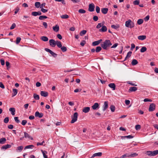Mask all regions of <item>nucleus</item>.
I'll return each instance as SVG.
<instances>
[{
    "mask_svg": "<svg viewBox=\"0 0 158 158\" xmlns=\"http://www.w3.org/2000/svg\"><path fill=\"white\" fill-rule=\"evenodd\" d=\"M112 44L109 40H106L103 43L101 44V47L104 50H107L108 48H109Z\"/></svg>",
    "mask_w": 158,
    "mask_h": 158,
    "instance_id": "1",
    "label": "nucleus"
},
{
    "mask_svg": "<svg viewBox=\"0 0 158 158\" xmlns=\"http://www.w3.org/2000/svg\"><path fill=\"white\" fill-rule=\"evenodd\" d=\"M147 155L150 156H154L158 154V150L153 151H147L146 153Z\"/></svg>",
    "mask_w": 158,
    "mask_h": 158,
    "instance_id": "2",
    "label": "nucleus"
},
{
    "mask_svg": "<svg viewBox=\"0 0 158 158\" xmlns=\"http://www.w3.org/2000/svg\"><path fill=\"white\" fill-rule=\"evenodd\" d=\"M125 26L127 27H130L131 28L134 27V23L130 19H129L126 22Z\"/></svg>",
    "mask_w": 158,
    "mask_h": 158,
    "instance_id": "3",
    "label": "nucleus"
},
{
    "mask_svg": "<svg viewBox=\"0 0 158 158\" xmlns=\"http://www.w3.org/2000/svg\"><path fill=\"white\" fill-rule=\"evenodd\" d=\"M78 113L77 112H75L72 117V120L71 121V123H73L76 122L77 119Z\"/></svg>",
    "mask_w": 158,
    "mask_h": 158,
    "instance_id": "4",
    "label": "nucleus"
},
{
    "mask_svg": "<svg viewBox=\"0 0 158 158\" xmlns=\"http://www.w3.org/2000/svg\"><path fill=\"white\" fill-rule=\"evenodd\" d=\"M156 108V105L154 103H151L149 108V111H152L155 110Z\"/></svg>",
    "mask_w": 158,
    "mask_h": 158,
    "instance_id": "5",
    "label": "nucleus"
},
{
    "mask_svg": "<svg viewBox=\"0 0 158 158\" xmlns=\"http://www.w3.org/2000/svg\"><path fill=\"white\" fill-rule=\"evenodd\" d=\"M95 6L94 3H91L89 5L88 10L90 12H93L94 11Z\"/></svg>",
    "mask_w": 158,
    "mask_h": 158,
    "instance_id": "6",
    "label": "nucleus"
},
{
    "mask_svg": "<svg viewBox=\"0 0 158 158\" xmlns=\"http://www.w3.org/2000/svg\"><path fill=\"white\" fill-rule=\"evenodd\" d=\"M56 41L54 39H51L49 40V43L50 46L52 47H54L56 45Z\"/></svg>",
    "mask_w": 158,
    "mask_h": 158,
    "instance_id": "7",
    "label": "nucleus"
},
{
    "mask_svg": "<svg viewBox=\"0 0 158 158\" xmlns=\"http://www.w3.org/2000/svg\"><path fill=\"white\" fill-rule=\"evenodd\" d=\"M102 155V153L101 152H99L94 153L93 154L92 156L89 158H94V157L96 156L100 157Z\"/></svg>",
    "mask_w": 158,
    "mask_h": 158,
    "instance_id": "8",
    "label": "nucleus"
},
{
    "mask_svg": "<svg viewBox=\"0 0 158 158\" xmlns=\"http://www.w3.org/2000/svg\"><path fill=\"white\" fill-rule=\"evenodd\" d=\"M24 137L25 138H28L29 139L31 140H33V138L31 137L29 134H28L26 132H24Z\"/></svg>",
    "mask_w": 158,
    "mask_h": 158,
    "instance_id": "9",
    "label": "nucleus"
},
{
    "mask_svg": "<svg viewBox=\"0 0 158 158\" xmlns=\"http://www.w3.org/2000/svg\"><path fill=\"white\" fill-rule=\"evenodd\" d=\"M35 115L36 117L41 118L44 115L42 113H40L38 111H36L35 112Z\"/></svg>",
    "mask_w": 158,
    "mask_h": 158,
    "instance_id": "10",
    "label": "nucleus"
},
{
    "mask_svg": "<svg viewBox=\"0 0 158 158\" xmlns=\"http://www.w3.org/2000/svg\"><path fill=\"white\" fill-rule=\"evenodd\" d=\"M137 90V88L134 86L130 87L128 90V92L131 93L132 92H135Z\"/></svg>",
    "mask_w": 158,
    "mask_h": 158,
    "instance_id": "11",
    "label": "nucleus"
},
{
    "mask_svg": "<svg viewBox=\"0 0 158 158\" xmlns=\"http://www.w3.org/2000/svg\"><path fill=\"white\" fill-rule=\"evenodd\" d=\"M102 40L100 39L98 41H95L93 42L92 45L94 46H97L102 41Z\"/></svg>",
    "mask_w": 158,
    "mask_h": 158,
    "instance_id": "12",
    "label": "nucleus"
},
{
    "mask_svg": "<svg viewBox=\"0 0 158 158\" xmlns=\"http://www.w3.org/2000/svg\"><path fill=\"white\" fill-rule=\"evenodd\" d=\"M99 105L98 103L96 102L92 106V108L93 110H95L99 108Z\"/></svg>",
    "mask_w": 158,
    "mask_h": 158,
    "instance_id": "13",
    "label": "nucleus"
},
{
    "mask_svg": "<svg viewBox=\"0 0 158 158\" xmlns=\"http://www.w3.org/2000/svg\"><path fill=\"white\" fill-rule=\"evenodd\" d=\"M127 155V157H134L137 156L138 155V154L136 153H133L129 155V154L126 153Z\"/></svg>",
    "mask_w": 158,
    "mask_h": 158,
    "instance_id": "14",
    "label": "nucleus"
},
{
    "mask_svg": "<svg viewBox=\"0 0 158 158\" xmlns=\"http://www.w3.org/2000/svg\"><path fill=\"white\" fill-rule=\"evenodd\" d=\"M108 102L107 101L105 102L104 103V105L103 106V111H105L106 109L108 108Z\"/></svg>",
    "mask_w": 158,
    "mask_h": 158,
    "instance_id": "15",
    "label": "nucleus"
},
{
    "mask_svg": "<svg viewBox=\"0 0 158 158\" xmlns=\"http://www.w3.org/2000/svg\"><path fill=\"white\" fill-rule=\"evenodd\" d=\"M107 30L106 27L105 26H102L101 29L99 30V31L100 32H105Z\"/></svg>",
    "mask_w": 158,
    "mask_h": 158,
    "instance_id": "16",
    "label": "nucleus"
},
{
    "mask_svg": "<svg viewBox=\"0 0 158 158\" xmlns=\"http://www.w3.org/2000/svg\"><path fill=\"white\" fill-rule=\"evenodd\" d=\"M90 110V107H84L82 110V111L85 113L88 112Z\"/></svg>",
    "mask_w": 158,
    "mask_h": 158,
    "instance_id": "17",
    "label": "nucleus"
},
{
    "mask_svg": "<svg viewBox=\"0 0 158 158\" xmlns=\"http://www.w3.org/2000/svg\"><path fill=\"white\" fill-rule=\"evenodd\" d=\"M40 94L42 96L46 97L48 96V93L46 91H41L40 92Z\"/></svg>",
    "mask_w": 158,
    "mask_h": 158,
    "instance_id": "18",
    "label": "nucleus"
},
{
    "mask_svg": "<svg viewBox=\"0 0 158 158\" xmlns=\"http://www.w3.org/2000/svg\"><path fill=\"white\" fill-rule=\"evenodd\" d=\"M109 86L113 89V90L115 89V85L114 83H110L108 85Z\"/></svg>",
    "mask_w": 158,
    "mask_h": 158,
    "instance_id": "19",
    "label": "nucleus"
},
{
    "mask_svg": "<svg viewBox=\"0 0 158 158\" xmlns=\"http://www.w3.org/2000/svg\"><path fill=\"white\" fill-rule=\"evenodd\" d=\"M108 10L107 8H102L101 9V12L103 14H106L107 13Z\"/></svg>",
    "mask_w": 158,
    "mask_h": 158,
    "instance_id": "20",
    "label": "nucleus"
},
{
    "mask_svg": "<svg viewBox=\"0 0 158 158\" xmlns=\"http://www.w3.org/2000/svg\"><path fill=\"white\" fill-rule=\"evenodd\" d=\"M11 147V145H10V144H6V145H3L1 147V149H6L8 148H10Z\"/></svg>",
    "mask_w": 158,
    "mask_h": 158,
    "instance_id": "21",
    "label": "nucleus"
},
{
    "mask_svg": "<svg viewBox=\"0 0 158 158\" xmlns=\"http://www.w3.org/2000/svg\"><path fill=\"white\" fill-rule=\"evenodd\" d=\"M17 92V90L16 89H13V93L12 94V96L13 97L16 95Z\"/></svg>",
    "mask_w": 158,
    "mask_h": 158,
    "instance_id": "22",
    "label": "nucleus"
},
{
    "mask_svg": "<svg viewBox=\"0 0 158 158\" xmlns=\"http://www.w3.org/2000/svg\"><path fill=\"white\" fill-rule=\"evenodd\" d=\"M9 111L11 112L12 115H14L15 114V109L14 108H10L9 109Z\"/></svg>",
    "mask_w": 158,
    "mask_h": 158,
    "instance_id": "23",
    "label": "nucleus"
},
{
    "mask_svg": "<svg viewBox=\"0 0 158 158\" xmlns=\"http://www.w3.org/2000/svg\"><path fill=\"white\" fill-rule=\"evenodd\" d=\"M53 29L56 32L58 31L59 29V26L58 25H56L55 26L53 27Z\"/></svg>",
    "mask_w": 158,
    "mask_h": 158,
    "instance_id": "24",
    "label": "nucleus"
},
{
    "mask_svg": "<svg viewBox=\"0 0 158 158\" xmlns=\"http://www.w3.org/2000/svg\"><path fill=\"white\" fill-rule=\"evenodd\" d=\"M139 40H143L146 38V36L144 35H139L138 37Z\"/></svg>",
    "mask_w": 158,
    "mask_h": 158,
    "instance_id": "25",
    "label": "nucleus"
},
{
    "mask_svg": "<svg viewBox=\"0 0 158 158\" xmlns=\"http://www.w3.org/2000/svg\"><path fill=\"white\" fill-rule=\"evenodd\" d=\"M6 141V139L5 138H2L0 139V144H4Z\"/></svg>",
    "mask_w": 158,
    "mask_h": 158,
    "instance_id": "26",
    "label": "nucleus"
},
{
    "mask_svg": "<svg viewBox=\"0 0 158 158\" xmlns=\"http://www.w3.org/2000/svg\"><path fill=\"white\" fill-rule=\"evenodd\" d=\"M132 53V52H131V51L127 53V56L125 58L124 60H125L127 59L128 58H129L131 56Z\"/></svg>",
    "mask_w": 158,
    "mask_h": 158,
    "instance_id": "27",
    "label": "nucleus"
},
{
    "mask_svg": "<svg viewBox=\"0 0 158 158\" xmlns=\"http://www.w3.org/2000/svg\"><path fill=\"white\" fill-rule=\"evenodd\" d=\"M56 45L59 48H60L62 46L61 42L59 41H56Z\"/></svg>",
    "mask_w": 158,
    "mask_h": 158,
    "instance_id": "28",
    "label": "nucleus"
},
{
    "mask_svg": "<svg viewBox=\"0 0 158 158\" xmlns=\"http://www.w3.org/2000/svg\"><path fill=\"white\" fill-rule=\"evenodd\" d=\"M40 39L41 40L45 42L48 41V38L47 37L45 36H42Z\"/></svg>",
    "mask_w": 158,
    "mask_h": 158,
    "instance_id": "29",
    "label": "nucleus"
},
{
    "mask_svg": "<svg viewBox=\"0 0 158 158\" xmlns=\"http://www.w3.org/2000/svg\"><path fill=\"white\" fill-rule=\"evenodd\" d=\"M23 147L22 146L18 147L16 149L17 152H21L23 149Z\"/></svg>",
    "mask_w": 158,
    "mask_h": 158,
    "instance_id": "30",
    "label": "nucleus"
},
{
    "mask_svg": "<svg viewBox=\"0 0 158 158\" xmlns=\"http://www.w3.org/2000/svg\"><path fill=\"white\" fill-rule=\"evenodd\" d=\"M138 63V61L136 60L133 59L131 62V64L133 65H135L137 64Z\"/></svg>",
    "mask_w": 158,
    "mask_h": 158,
    "instance_id": "31",
    "label": "nucleus"
},
{
    "mask_svg": "<svg viewBox=\"0 0 158 158\" xmlns=\"http://www.w3.org/2000/svg\"><path fill=\"white\" fill-rule=\"evenodd\" d=\"M102 49V48L101 46L97 47L95 49V52H99Z\"/></svg>",
    "mask_w": 158,
    "mask_h": 158,
    "instance_id": "32",
    "label": "nucleus"
},
{
    "mask_svg": "<svg viewBox=\"0 0 158 158\" xmlns=\"http://www.w3.org/2000/svg\"><path fill=\"white\" fill-rule=\"evenodd\" d=\"M33 97L34 99L35 100H38L40 99L39 95L36 94H34Z\"/></svg>",
    "mask_w": 158,
    "mask_h": 158,
    "instance_id": "33",
    "label": "nucleus"
},
{
    "mask_svg": "<svg viewBox=\"0 0 158 158\" xmlns=\"http://www.w3.org/2000/svg\"><path fill=\"white\" fill-rule=\"evenodd\" d=\"M60 48L63 52H65L67 50V48L65 46H62Z\"/></svg>",
    "mask_w": 158,
    "mask_h": 158,
    "instance_id": "34",
    "label": "nucleus"
},
{
    "mask_svg": "<svg viewBox=\"0 0 158 158\" xmlns=\"http://www.w3.org/2000/svg\"><path fill=\"white\" fill-rule=\"evenodd\" d=\"M40 3L39 2H36L35 3V6L37 8L40 7Z\"/></svg>",
    "mask_w": 158,
    "mask_h": 158,
    "instance_id": "35",
    "label": "nucleus"
},
{
    "mask_svg": "<svg viewBox=\"0 0 158 158\" xmlns=\"http://www.w3.org/2000/svg\"><path fill=\"white\" fill-rule=\"evenodd\" d=\"M147 48L145 47H143L140 49L141 52H144L146 51Z\"/></svg>",
    "mask_w": 158,
    "mask_h": 158,
    "instance_id": "36",
    "label": "nucleus"
},
{
    "mask_svg": "<svg viewBox=\"0 0 158 158\" xmlns=\"http://www.w3.org/2000/svg\"><path fill=\"white\" fill-rule=\"evenodd\" d=\"M60 17L62 19H68L69 18V16L68 15H67L65 14L64 15H61L60 16Z\"/></svg>",
    "mask_w": 158,
    "mask_h": 158,
    "instance_id": "37",
    "label": "nucleus"
},
{
    "mask_svg": "<svg viewBox=\"0 0 158 158\" xmlns=\"http://www.w3.org/2000/svg\"><path fill=\"white\" fill-rule=\"evenodd\" d=\"M143 20L142 19H139L137 22V23L138 24L140 25L142 24L143 23Z\"/></svg>",
    "mask_w": 158,
    "mask_h": 158,
    "instance_id": "38",
    "label": "nucleus"
},
{
    "mask_svg": "<svg viewBox=\"0 0 158 158\" xmlns=\"http://www.w3.org/2000/svg\"><path fill=\"white\" fill-rule=\"evenodd\" d=\"M34 147V146L33 145H30L26 146L24 148V149L32 148Z\"/></svg>",
    "mask_w": 158,
    "mask_h": 158,
    "instance_id": "39",
    "label": "nucleus"
},
{
    "mask_svg": "<svg viewBox=\"0 0 158 158\" xmlns=\"http://www.w3.org/2000/svg\"><path fill=\"white\" fill-rule=\"evenodd\" d=\"M86 31L85 30H83L80 33V35L81 36H82L83 35H85L86 33Z\"/></svg>",
    "mask_w": 158,
    "mask_h": 158,
    "instance_id": "40",
    "label": "nucleus"
},
{
    "mask_svg": "<svg viewBox=\"0 0 158 158\" xmlns=\"http://www.w3.org/2000/svg\"><path fill=\"white\" fill-rule=\"evenodd\" d=\"M139 0H136L133 2V4L135 5H139Z\"/></svg>",
    "mask_w": 158,
    "mask_h": 158,
    "instance_id": "41",
    "label": "nucleus"
},
{
    "mask_svg": "<svg viewBox=\"0 0 158 158\" xmlns=\"http://www.w3.org/2000/svg\"><path fill=\"white\" fill-rule=\"evenodd\" d=\"M48 17L46 16H40L39 17V19L40 20H43L44 19H47Z\"/></svg>",
    "mask_w": 158,
    "mask_h": 158,
    "instance_id": "42",
    "label": "nucleus"
},
{
    "mask_svg": "<svg viewBox=\"0 0 158 158\" xmlns=\"http://www.w3.org/2000/svg\"><path fill=\"white\" fill-rule=\"evenodd\" d=\"M110 109L112 112H114L115 110V107L114 105H111L110 107Z\"/></svg>",
    "mask_w": 158,
    "mask_h": 158,
    "instance_id": "43",
    "label": "nucleus"
},
{
    "mask_svg": "<svg viewBox=\"0 0 158 158\" xmlns=\"http://www.w3.org/2000/svg\"><path fill=\"white\" fill-rule=\"evenodd\" d=\"M14 119H15V122L18 123H19L20 122V121L18 117H15Z\"/></svg>",
    "mask_w": 158,
    "mask_h": 158,
    "instance_id": "44",
    "label": "nucleus"
},
{
    "mask_svg": "<svg viewBox=\"0 0 158 158\" xmlns=\"http://www.w3.org/2000/svg\"><path fill=\"white\" fill-rule=\"evenodd\" d=\"M78 12L80 13L84 14L85 13L86 11L84 9H80L78 10Z\"/></svg>",
    "mask_w": 158,
    "mask_h": 158,
    "instance_id": "45",
    "label": "nucleus"
},
{
    "mask_svg": "<svg viewBox=\"0 0 158 158\" xmlns=\"http://www.w3.org/2000/svg\"><path fill=\"white\" fill-rule=\"evenodd\" d=\"M21 38L19 37H17L16 38V44H18L20 41Z\"/></svg>",
    "mask_w": 158,
    "mask_h": 158,
    "instance_id": "46",
    "label": "nucleus"
},
{
    "mask_svg": "<svg viewBox=\"0 0 158 158\" xmlns=\"http://www.w3.org/2000/svg\"><path fill=\"white\" fill-rule=\"evenodd\" d=\"M127 83L133 86H136L137 85L135 83H133L132 82L130 81H128Z\"/></svg>",
    "mask_w": 158,
    "mask_h": 158,
    "instance_id": "47",
    "label": "nucleus"
},
{
    "mask_svg": "<svg viewBox=\"0 0 158 158\" xmlns=\"http://www.w3.org/2000/svg\"><path fill=\"white\" fill-rule=\"evenodd\" d=\"M44 141H43L41 143L38 142L37 143V146L39 145H43L44 146L45 145V144H44Z\"/></svg>",
    "mask_w": 158,
    "mask_h": 158,
    "instance_id": "48",
    "label": "nucleus"
},
{
    "mask_svg": "<svg viewBox=\"0 0 158 158\" xmlns=\"http://www.w3.org/2000/svg\"><path fill=\"white\" fill-rule=\"evenodd\" d=\"M9 117H6V118H4V122L5 123H8L9 122Z\"/></svg>",
    "mask_w": 158,
    "mask_h": 158,
    "instance_id": "49",
    "label": "nucleus"
},
{
    "mask_svg": "<svg viewBox=\"0 0 158 158\" xmlns=\"http://www.w3.org/2000/svg\"><path fill=\"white\" fill-rule=\"evenodd\" d=\"M50 54L52 55V56L54 57H56L57 56V54L54 52H53L52 51L50 52Z\"/></svg>",
    "mask_w": 158,
    "mask_h": 158,
    "instance_id": "50",
    "label": "nucleus"
},
{
    "mask_svg": "<svg viewBox=\"0 0 158 158\" xmlns=\"http://www.w3.org/2000/svg\"><path fill=\"white\" fill-rule=\"evenodd\" d=\"M96 11L97 13H99L100 12V9L99 7L97 6L96 7Z\"/></svg>",
    "mask_w": 158,
    "mask_h": 158,
    "instance_id": "51",
    "label": "nucleus"
},
{
    "mask_svg": "<svg viewBox=\"0 0 158 158\" xmlns=\"http://www.w3.org/2000/svg\"><path fill=\"white\" fill-rule=\"evenodd\" d=\"M111 27L112 28H114V29H117V28H118L119 27V26H116L115 25H112L111 26Z\"/></svg>",
    "mask_w": 158,
    "mask_h": 158,
    "instance_id": "52",
    "label": "nucleus"
},
{
    "mask_svg": "<svg viewBox=\"0 0 158 158\" xmlns=\"http://www.w3.org/2000/svg\"><path fill=\"white\" fill-rule=\"evenodd\" d=\"M141 128V126L139 125H136L135 126V128L136 130H139Z\"/></svg>",
    "mask_w": 158,
    "mask_h": 158,
    "instance_id": "53",
    "label": "nucleus"
},
{
    "mask_svg": "<svg viewBox=\"0 0 158 158\" xmlns=\"http://www.w3.org/2000/svg\"><path fill=\"white\" fill-rule=\"evenodd\" d=\"M27 123V121L26 120H23L22 121L21 124L23 126H24L26 125V123Z\"/></svg>",
    "mask_w": 158,
    "mask_h": 158,
    "instance_id": "54",
    "label": "nucleus"
},
{
    "mask_svg": "<svg viewBox=\"0 0 158 158\" xmlns=\"http://www.w3.org/2000/svg\"><path fill=\"white\" fill-rule=\"evenodd\" d=\"M124 137L125 138H127L128 139H132L134 137V136L131 135H128L125 136Z\"/></svg>",
    "mask_w": 158,
    "mask_h": 158,
    "instance_id": "55",
    "label": "nucleus"
},
{
    "mask_svg": "<svg viewBox=\"0 0 158 158\" xmlns=\"http://www.w3.org/2000/svg\"><path fill=\"white\" fill-rule=\"evenodd\" d=\"M19 8L18 7H16V8L15 9V14H16L19 11Z\"/></svg>",
    "mask_w": 158,
    "mask_h": 158,
    "instance_id": "56",
    "label": "nucleus"
},
{
    "mask_svg": "<svg viewBox=\"0 0 158 158\" xmlns=\"http://www.w3.org/2000/svg\"><path fill=\"white\" fill-rule=\"evenodd\" d=\"M93 20L95 21H97L98 20V18L97 16H94L93 18Z\"/></svg>",
    "mask_w": 158,
    "mask_h": 158,
    "instance_id": "57",
    "label": "nucleus"
},
{
    "mask_svg": "<svg viewBox=\"0 0 158 158\" xmlns=\"http://www.w3.org/2000/svg\"><path fill=\"white\" fill-rule=\"evenodd\" d=\"M31 15L33 16H37V15H38L37 12H36V11L32 12L31 13Z\"/></svg>",
    "mask_w": 158,
    "mask_h": 158,
    "instance_id": "58",
    "label": "nucleus"
},
{
    "mask_svg": "<svg viewBox=\"0 0 158 158\" xmlns=\"http://www.w3.org/2000/svg\"><path fill=\"white\" fill-rule=\"evenodd\" d=\"M16 26V25L15 23H13L11 27H10V29L11 30L14 29Z\"/></svg>",
    "mask_w": 158,
    "mask_h": 158,
    "instance_id": "59",
    "label": "nucleus"
},
{
    "mask_svg": "<svg viewBox=\"0 0 158 158\" xmlns=\"http://www.w3.org/2000/svg\"><path fill=\"white\" fill-rule=\"evenodd\" d=\"M46 3L45 2L43 3L42 4H40V8L41 9L43 8L44 7Z\"/></svg>",
    "mask_w": 158,
    "mask_h": 158,
    "instance_id": "60",
    "label": "nucleus"
},
{
    "mask_svg": "<svg viewBox=\"0 0 158 158\" xmlns=\"http://www.w3.org/2000/svg\"><path fill=\"white\" fill-rule=\"evenodd\" d=\"M143 101L144 102H152V100L151 99H149L147 98H146L144 99Z\"/></svg>",
    "mask_w": 158,
    "mask_h": 158,
    "instance_id": "61",
    "label": "nucleus"
},
{
    "mask_svg": "<svg viewBox=\"0 0 158 158\" xmlns=\"http://www.w3.org/2000/svg\"><path fill=\"white\" fill-rule=\"evenodd\" d=\"M41 11L42 12H43L45 13L47 12L48 11V10L45 9L43 8L41 9Z\"/></svg>",
    "mask_w": 158,
    "mask_h": 158,
    "instance_id": "62",
    "label": "nucleus"
},
{
    "mask_svg": "<svg viewBox=\"0 0 158 158\" xmlns=\"http://www.w3.org/2000/svg\"><path fill=\"white\" fill-rule=\"evenodd\" d=\"M118 43H115L111 47V48H116L118 45Z\"/></svg>",
    "mask_w": 158,
    "mask_h": 158,
    "instance_id": "63",
    "label": "nucleus"
},
{
    "mask_svg": "<svg viewBox=\"0 0 158 158\" xmlns=\"http://www.w3.org/2000/svg\"><path fill=\"white\" fill-rule=\"evenodd\" d=\"M127 155L126 153L122 156L120 157L119 158H126V157H127Z\"/></svg>",
    "mask_w": 158,
    "mask_h": 158,
    "instance_id": "64",
    "label": "nucleus"
}]
</instances>
